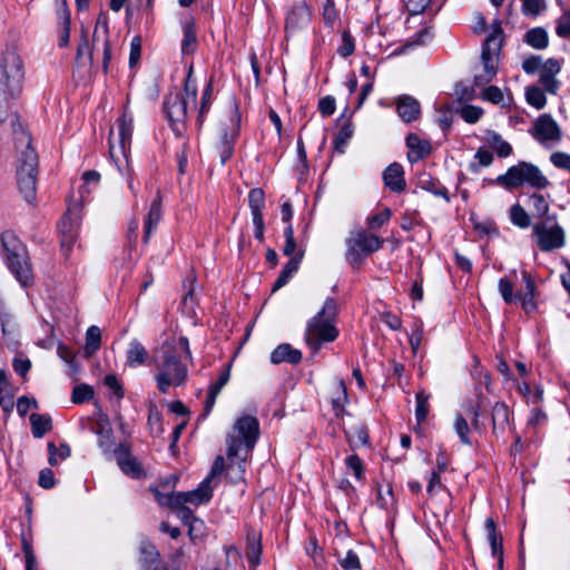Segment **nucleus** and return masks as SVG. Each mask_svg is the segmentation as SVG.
I'll return each instance as SVG.
<instances>
[{"mask_svg":"<svg viewBox=\"0 0 570 570\" xmlns=\"http://www.w3.org/2000/svg\"><path fill=\"white\" fill-rule=\"evenodd\" d=\"M525 41L532 48L542 50L549 45L548 33L543 28H533L525 33Z\"/></svg>","mask_w":570,"mask_h":570,"instance_id":"4c0bfd02","label":"nucleus"},{"mask_svg":"<svg viewBox=\"0 0 570 570\" xmlns=\"http://www.w3.org/2000/svg\"><path fill=\"white\" fill-rule=\"evenodd\" d=\"M92 396H94V391L90 386H88L86 384L77 385L72 392V402L77 403V404L83 403V402L92 399Z\"/></svg>","mask_w":570,"mask_h":570,"instance_id":"052dcab7","label":"nucleus"},{"mask_svg":"<svg viewBox=\"0 0 570 570\" xmlns=\"http://www.w3.org/2000/svg\"><path fill=\"white\" fill-rule=\"evenodd\" d=\"M303 257V252H299L296 256L291 257V259L287 262V264L282 269L279 276L275 281L273 285V292L278 291L283 286H285L292 276L298 271L299 264Z\"/></svg>","mask_w":570,"mask_h":570,"instance_id":"c756f323","label":"nucleus"},{"mask_svg":"<svg viewBox=\"0 0 570 570\" xmlns=\"http://www.w3.org/2000/svg\"><path fill=\"white\" fill-rule=\"evenodd\" d=\"M544 61H542L541 57L539 56H530L522 62V69L527 73H534L537 71H540L542 65Z\"/></svg>","mask_w":570,"mask_h":570,"instance_id":"338daca9","label":"nucleus"},{"mask_svg":"<svg viewBox=\"0 0 570 570\" xmlns=\"http://www.w3.org/2000/svg\"><path fill=\"white\" fill-rule=\"evenodd\" d=\"M116 456L117 463L125 474L136 479L144 474V471L137 459L132 456L124 446H120L116 451Z\"/></svg>","mask_w":570,"mask_h":570,"instance_id":"b1692460","label":"nucleus"},{"mask_svg":"<svg viewBox=\"0 0 570 570\" xmlns=\"http://www.w3.org/2000/svg\"><path fill=\"white\" fill-rule=\"evenodd\" d=\"M140 551V561L149 569L154 567V570H164L163 567H159V552L156 547L147 540H142L139 546Z\"/></svg>","mask_w":570,"mask_h":570,"instance_id":"7c9ffc66","label":"nucleus"},{"mask_svg":"<svg viewBox=\"0 0 570 570\" xmlns=\"http://www.w3.org/2000/svg\"><path fill=\"white\" fill-rule=\"evenodd\" d=\"M458 112L469 124H475L483 115L482 108L471 105L463 106Z\"/></svg>","mask_w":570,"mask_h":570,"instance_id":"5fc2aeb1","label":"nucleus"},{"mask_svg":"<svg viewBox=\"0 0 570 570\" xmlns=\"http://www.w3.org/2000/svg\"><path fill=\"white\" fill-rule=\"evenodd\" d=\"M302 360V352L293 348L289 344H281L271 353V362L273 364H279L288 362L291 364H297Z\"/></svg>","mask_w":570,"mask_h":570,"instance_id":"cd10ccee","label":"nucleus"},{"mask_svg":"<svg viewBox=\"0 0 570 570\" xmlns=\"http://www.w3.org/2000/svg\"><path fill=\"white\" fill-rule=\"evenodd\" d=\"M213 85H212V81H209L206 86V88L204 89L203 91V96H202V100H200V106H199V109H198V116H197V120L199 122V125H202L205 120V116L206 114L208 112L210 106H212V102H213Z\"/></svg>","mask_w":570,"mask_h":570,"instance_id":"49530a36","label":"nucleus"},{"mask_svg":"<svg viewBox=\"0 0 570 570\" xmlns=\"http://www.w3.org/2000/svg\"><path fill=\"white\" fill-rule=\"evenodd\" d=\"M347 441L353 445H365L368 442V434L364 426H356L345 431Z\"/></svg>","mask_w":570,"mask_h":570,"instance_id":"3c124183","label":"nucleus"},{"mask_svg":"<svg viewBox=\"0 0 570 570\" xmlns=\"http://www.w3.org/2000/svg\"><path fill=\"white\" fill-rule=\"evenodd\" d=\"M161 219V196L160 193L157 194V197L151 202L147 216L145 218V233H144V243H148L151 234L157 228L159 222Z\"/></svg>","mask_w":570,"mask_h":570,"instance_id":"a878e982","label":"nucleus"},{"mask_svg":"<svg viewBox=\"0 0 570 570\" xmlns=\"http://www.w3.org/2000/svg\"><path fill=\"white\" fill-rule=\"evenodd\" d=\"M525 98L528 104L537 109H542L547 104L543 90L535 86L527 88Z\"/></svg>","mask_w":570,"mask_h":570,"instance_id":"09e8293b","label":"nucleus"},{"mask_svg":"<svg viewBox=\"0 0 570 570\" xmlns=\"http://www.w3.org/2000/svg\"><path fill=\"white\" fill-rule=\"evenodd\" d=\"M76 60L78 65L83 67H90L92 65V50L89 46L88 36L85 30H82L81 41L78 46Z\"/></svg>","mask_w":570,"mask_h":570,"instance_id":"58836bf2","label":"nucleus"},{"mask_svg":"<svg viewBox=\"0 0 570 570\" xmlns=\"http://www.w3.org/2000/svg\"><path fill=\"white\" fill-rule=\"evenodd\" d=\"M502 29L500 22H495L492 32L487 37L482 53V70L474 76V86L481 87L489 83L497 75L498 59L502 45Z\"/></svg>","mask_w":570,"mask_h":570,"instance_id":"9b49d317","label":"nucleus"},{"mask_svg":"<svg viewBox=\"0 0 570 570\" xmlns=\"http://www.w3.org/2000/svg\"><path fill=\"white\" fill-rule=\"evenodd\" d=\"M259 435L258 420L253 415L238 417L226 436V472L230 482L244 480L246 462Z\"/></svg>","mask_w":570,"mask_h":570,"instance_id":"f03ea898","label":"nucleus"},{"mask_svg":"<svg viewBox=\"0 0 570 570\" xmlns=\"http://www.w3.org/2000/svg\"><path fill=\"white\" fill-rule=\"evenodd\" d=\"M383 245V239L365 230L351 233L346 239V259L354 267H360L363 258L379 250Z\"/></svg>","mask_w":570,"mask_h":570,"instance_id":"f8f14e48","label":"nucleus"},{"mask_svg":"<svg viewBox=\"0 0 570 570\" xmlns=\"http://www.w3.org/2000/svg\"><path fill=\"white\" fill-rule=\"evenodd\" d=\"M341 567L344 570H358L361 569V561L358 556L352 551L348 550L343 558L338 560Z\"/></svg>","mask_w":570,"mask_h":570,"instance_id":"bf43d9fd","label":"nucleus"},{"mask_svg":"<svg viewBox=\"0 0 570 570\" xmlns=\"http://www.w3.org/2000/svg\"><path fill=\"white\" fill-rule=\"evenodd\" d=\"M80 217L77 212L69 209L58 224L61 237V247L65 252L70 250L78 235Z\"/></svg>","mask_w":570,"mask_h":570,"instance_id":"f3484780","label":"nucleus"},{"mask_svg":"<svg viewBox=\"0 0 570 570\" xmlns=\"http://www.w3.org/2000/svg\"><path fill=\"white\" fill-rule=\"evenodd\" d=\"M30 424L32 429V434L37 439H41L46 433H48L52 429L51 417L47 414H31Z\"/></svg>","mask_w":570,"mask_h":570,"instance_id":"72a5a7b5","label":"nucleus"},{"mask_svg":"<svg viewBox=\"0 0 570 570\" xmlns=\"http://www.w3.org/2000/svg\"><path fill=\"white\" fill-rule=\"evenodd\" d=\"M354 134V126L350 120H346L340 128L335 139H334V148L337 153H345V148L347 142L352 138Z\"/></svg>","mask_w":570,"mask_h":570,"instance_id":"e433bc0d","label":"nucleus"},{"mask_svg":"<svg viewBox=\"0 0 570 570\" xmlns=\"http://www.w3.org/2000/svg\"><path fill=\"white\" fill-rule=\"evenodd\" d=\"M1 256L4 263L27 248L24 243L12 230H3L0 234Z\"/></svg>","mask_w":570,"mask_h":570,"instance_id":"412c9836","label":"nucleus"},{"mask_svg":"<svg viewBox=\"0 0 570 570\" xmlns=\"http://www.w3.org/2000/svg\"><path fill=\"white\" fill-rule=\"evenodd\" d=\"M246 542H247V549H246L247 559L255 567L259 563L261 554H262L261 535L255 531H250L247 534Z\"/></svg>","mask_w":570,"mask_h":570,"instance_id":"2f4dec72","label":"nucleus"},{"mask_svg":"<svg viewBox=\"0 0 570 570\" xmlns=\"http://www.w3.org/2000/svg\"><path fill=\"white\" fill-rule=\"evenodd\" d=\"M196 45V33L191 24H186L184 28V39L181 42V50L184 53L193 52Z\"/></svg>","mask_w":570,"mask_h":570,"instance_id":"6e6d98bb","label":"nucleus"},{"mask_svg":"<svg viewBox=\"0 0 570 570\" xmlns=\"http://www.w3.org/2000/svg\"><path fill=\"white\" fill-rule=\"evenodd\" d=\"M22 80L20 57L13 51L3 53L0 57V122L8 118L9 101L21 92Z\"/></svg>","mask_w":570,"mask_h":570,"instance_id":"39448f33","label":"nucleus"},{"mask_svg":"<svg viewBox=\"0 0 570 570\" xmlns=\"http://www.w3.org/2000/svg\"><path fill=\"white\" fill-rule=\"evenodd\" d=\"M336 315V301L327 298L322 309L308 321L305 341L315 353L320 351L323 343L333 342L338 336V331L334 325Z\"/></svg>","mask_w":570,"mask_h":570,"instance_id":"423d86ee","label":"nucleus"},{"mask_svg":"<svg viewBox=\"0 0 570 570\" xmlns=\"http://www.w3.org/2000/svg\"><path fill=\"white\" fill-rule=\"evenodd\" d=\"M485 530L488 532V540L491 546L492 554L498 557L500 562H502V538L500 533H498L492 518H488L485 520Z\"/></svg>","mask_w":570,"mask_h":570,"instance_id":"473e14b6","label":"nucleus"},{"mask_svg":"<svg viewBox=\"0 0 570 570\" xmlns=\"http://www.w3.org/2000/svg\"><path fill=\"white\" fill-rule=\"evenodd\" d=\"M331 404L335 416L341 417L345 413V404L347 403V391L343 381H334L331 384Z\"/></svg>","mask_w":570,"mask_h":570,"instance_id":"bb28decb","label":"nucleus"},{"mask_svg":"<svg viewBox=\"0 0 570 570\" xmlns=\"http://www.w3.org/2000/svg\"><path fill=\"white\" fill-rule=\"evenodd\" d=\"M197 85L189 73L184 86V91L169 92L164 101V109L171 128L180 135L187 120L188 107L196 104Z\"/></svg>","mask_w":570,"mask_h":570,"instance_id":"6e6552de","label":"nucleus"},{"mask_svg":"<svg viewBox=\"0 0 570 570\" xmlns=\"http://www.w3.org/2000/svg\"><path fill=\"white\" fill-rule=\"evenodd\" d=\"M109 26L108 17L105 12H101L96 21L94 30V43L101 42L102 45V69L104 72H108L109 61L111 59L110 42H109Z\"/></svg>","mask_w":570,"mask_h":570,"instance_id":"a211bd4d","label":"nucleus"},{"mask_svg":"<svg viewBox=\"0 0 570 570\" xmlns=\"http://www.w3.org/2000/svg\"><path fill=\"white\" fill-rule=\"evenodd\" d=\"M309 7L304 2L295 3L286 14L285 31L287 36H295L306 29L311 22Z\"/></svg>","mask_w":570,"mask_h":570,"instance_id":"4468645a","label":"nucleus"},{"mask_svg":"<svg viewBox=\"0 0 570 570\" xmlns=\"http://www.w3.org/2000/svg\"><path fill=\"white\" fill-rule=\"evenodd\" d=\"M407 159L416 163L425 158L431 153V144L426 139L420 138L416 134H409L406 137Z\"/></svg>","mask_w":570,"mask_h":570,"instance_id":"4be33fe9","label":"nucleus"},{"mask_svg":"<svg viewBox=\"0 0 570 570\" xmlns=\"http://www.w3.org/2000/svg\"><path fill=\"white\" fill-rule=\"evenodd\" d=\"M336 108V102L334 97L326 96L322 98L318 102V110L324 117H328L334 114Z\"/></svg>","mask_w":570,"mask_h":570,"instance_id":"774afa93","label":"nucleus"},{"mask_svg":"<svg viewBox=\"0 0 570 570\" xmlns=\"http://www.w3.org/2000/svg\"><path fill=\"white\" fill-rule=\"evenodd\" d=\"M101 343V331L98 326L92 325L86 332V353L92 355L96 353Z\"/></svg>","mask_w":570,"mask_h":570,"instance_id":"ea45409f","label":"nucleus"},{"mask_svg":"<svg viewBox=\"0 0 570 570\" xmlns=\"http://www.w3.org/2000/svg\"><path fill=\"white\" fill-rule=\"evenodd\" d=\"M240 115L235 102L230 101L227 107L226 119L220 120L217 128V137L214 142L215 150L224 165L233 155L234 144L239 134Z\"/></svg>","mask_w":570,"mask_h":570,"instance_id":"9d476101","label":"nucleus"},{"mask_svg":"<svg viewBox=\"0 0 570 570\" xmlns=\"http://www.w3.org/2000/svg\"><path fill=\"white\" fill-rule=\"evenodd\" d=\"M453 429L458 436L460 438V441L462 444L471 446L472 441L470 438V426L468 421L462 414H456L454 417Z\"/></svg>","mask_w":570,"mask_h":570,"instance_id":"79ce46f5","label":"nucleus"},{"mask_svg":"<svg viewBox=\"0 0 570 570\" xmlns=\"http://www.w3.org/2000/svg\"><path fill=\"white\" fill-rule=\"evenodd\" d=\"M495 183L509 190L523 185L535 190H542L551 185L542 170L537 165L528 161H519L511 166L503 175L497 177Z\"/></svg>","mask_w":570,"mask_h":570,"instance_id":"1a4fd4ad","label":"nucleus"},{"mask_svg":"<svg viewBox=\"0 0 570 570\" xmlns=\"http://www.w3.org/2000/svg\"><path fill=\"white\" fill-rule=\"evenodd\" d=\"M6 265L21 286L28 287L33 284V273L27 248L7 261Z\"/></svg>","mask_w":570,"mask_h":570,"instance_id":"2eb2a0df","label":"nucleus"},{"mask_svg":"<svg viewBox=\"0 0 570 570\" xmlns=\"http://www.w3.org/2000/svg\"><path fill=\"white\" fill-rule=\"evenodd\" d=\"M354 49H355V45H354L353 38L351 37V35L347 31L343 32L342 45L338 47L337 53L341 57L346 58L354 52Z\"/></svg>","mask_w":570,"mask_h":570,"instance_id":"0e129e2a","label":"nucleus"},{"mask_svg":"<svg viewBox=\"0 0 570 570\" xmlns=\"http://www.w3.org/2000/svg\"><path fill=\"white\" fill-rule=\"evenodd\" d=\"M391 215L392 213L390 208H384L382 212L368 216L366 218V224L370 229H377L390 220Z\"/></svg>","mask_w":570,"mask_h":570,"instance_id":"603ef678","label":"nucleus"},{"mask_svg":"<svg viewBox=\"0 0 570 570\" xmlns=\"http://www.w3.org/2000/svg\"><path fill=\"white\" fill-rule=\"evenodd\" d=\"M532 234L537 238V245L542 252H552L561 248L566 243L563 228L557 223H550V218L537 223L532 228Z\"/></svg>","mask_w":570,"mask_h":570,"instance_id":"ddd939ff","label":"nucleus"},{"mask_svg":"<svg viewBox=\"0 0 570 570\" xmlns=\"http://www.w3.org/2000/svg\"><path fill=\"white\" fill-rule=\"evenodd\" d=\"M148 351L146 347L138 341L132 340L126 352V364L129 367H137L144 365L148 358Z\"/></svg>","mask_w":570,"mask_h":570,"instance_id":"c85d7f7f","label":"nucleus"},{"mask_svg":"<svg viewBox=\"0 0 570 570\" xmlns=\"http://www.w3.org/2000/svg\"><path fill=\"white\" fill-rule=\"evenodd\" d=\"M510 219L513 225L520 228H528L531 224L530 216L525 212V209L519 205L514 204L510 208Z\"/></svg>","mask_w":570,"mask_h":570,"instance_id":"37998d69","label":"nucleus"},{"mask_svg":"<svg viewBox=\"0 0 570 570\" xmlns=\"http://www.w3.org/2000/svg\"><path fill=\"white\" fill-rule=\"evenodd\" d=\"M549 195L534 191L529 196L530 204L532 206L534 216L543 218L550 210Z\"/></svg>","mask_w":570,"mask_h":570,"instance_id":"c9c22d12","label":"nucleus"},{"mask_svg":"<svg viewBox=\"0 0 570 570\" xmlns=\"http://www.w3.org/2000/svg\"><path fill=\"white\" fill-rule=\"evenodd\" d=\"M490 420L492 433L499 438L511 428L512 412L504 402L498 401L491 407Z\"/></svg>","mask_w":570,"mask_h":570,"instance_id":"6ab92c4d","label":"nucleus"},{"mask_svg":"<svg viewBox=\"0 0 570 570\" xmlns=\"http://www.w3.org/2000/svg\"><path fill=\"white\" fill-rule=\"evenodd\" d=\"M549 159L556 168L570 171V154L564 151H554L550 155Z\"/></svg>","mask_w":570,"mask_h":570,"instance_id":"13d9d810","label":"nucleus"},{"mask_svg":"<svg viewBox=\"0 0 570 570\" xmlns=\"http://www.w3.org/2000/svg\"><path fill=\"white\" fill-rule=\"evenodd\" d=\"M556 33L560 38H570V10L557 19Z\"/></svg>","mask_w":570,"mask_h":570,"instance_id":"4d7b16f0","label":"nucleus"},{"mask_svg":"<svg viewBox=\"0 0 570 570\" xmlns=\"http://www.w3.org/2000/svg\"><path fill=\"white\" fill-rule=\"evenodd\" d=\"M47 449L49 454L48 463L51 466H56L60 461L67 460L71 454L70 446L67 443H61L59 448H57L53 442H48Z\"/></svg>","mask_w":570,"mask_h":570,"instance_id":"f704fd0d","label":"nucleus"},{"mask_svg":"<svg viewBox=\"0 0 570 570\" xmlns=\"http://www.w3.org/2000/svg\"><path fill=\"white\" fill-rule=\"evenodd\" d=\"M533 138L540 144L558 142L561 139V129L550 115H541L533 125Z\"/></svg>","mask_w":570,"mask_h":570,"instance_id":"dca6fc26","label":"nucleus"},{"mask_svg":"<svg viewBox=\"0 0 570 570\" xmlns=\"http://www.w3.org/2000/svg\"><path fill=\"white\" fill-rule=\"evenodd\" d=\"M393 490L391 485L386 484L385 489L379 487L377 489V502L381 508L389 509L393 505Z\"/></svg>","mask_w":570,"mask_h":570,"instance_id":"e2e57ef3","label":"nucleus"},{"mask_svg":"<svg viewBox=\"0 0 570 570\" xmlns=\"http://www.w3.org/2000/svg\"><path fill=\"white\" fill-rule=\"evenodd\" d=\"M429 400L430 395L426 394L423 390L416 393L415 417L417 423H422L428 416Z\"/></svg>","mask_w":570,"mask_h":570,"instance_id":"8fccbe9b","label":"nucleus"},{"mask_svg":"<svg viewBox=\"0 0 570 570\" xmlns=\"http://www.w3.org/2000/svg\"><path fill=\"white\" fill-rule=\"evenodd\" d=\"M383 180L392 191H403L406 186L403 167L399 163L390 164L383 171Z\"/></svg>","mask_w":570,"mask_h":570,"instance_id":"5701e85b","label":"nucleus"},{"mask_svg":"<svg viewBox=\"0 0 570 570\" xmlns=\"http://www.w3.org/2000/svg\"><path fill=\"white\" fill-rule=\"evenodd\" d=\"M225 470V459L218 455L212 466L209 474L203 480L199 487L188 492L177 493H161L158 490L154 491L155 498L159 504H186L191 503L199 505L210 500L213 495V489L210 482L220 475Z\"/></svg>","mask_w":570,"mask_h":570,"instance_id":"0eeeda50","label":"nucleus"},{"mask_svg":"<svg viewBox=\"0 0 570 570\" xmlns=\"http://www.w3.org/2000/svg\"><path fill=\"white\" fill-rule=\"evenodd\" d=\"M248 204L250 207L252 216H263V208L265 205V194L261 188H254L248 194Z\"/></svg>","mask_w":570,"mask_h":570,"instance_id":"a19ab883","label":"nucleus"},{"mask_svg":"<svg viewBox=\"0 0 570 570\" xmlns=\"http://www.w3.org/2000/svg\"><path fill=\"white\" fill-rule=\"evenodd\" d=\"M97 433L99 435V446L105 451H109L114 445L111 429L108 426V424H99V430L97 431Z\"/></svg>","mask_w":570,"mask_h":570,"instance_id":"864d4df0","label":"nucleus"},{"mask_svg":"<svg viewBox=\"0 0 570 570\" xmlns=\"http://www.w3.org/2000/svg\"><path fill=\"white\" fill-rule=\"evenodd\" d=\"M521 12L525 17H538L547 9L546 0H521Z\"/></svg>","mask_w":570,"mask_h":570,"instance_id":"a18cd8bd","label":"nucleus"},{"mask_svg":"<svg viewBox=\"0 0 570 570\" xmlns=\"http://www.w3.org/2000/svg\"><path fill=\"white\" fill-rule=\"evenodd\" d=\"M16 149L18 154V186L23 198L31 203L36 197L38 155L31 146L30 135L24 130L17 115L12 116Z\"/></svg>","mask_w":570,"mask_h":570,"instance_id":"7ed1b4c3","label":"nucleus"},{"mask_svg":"<svg viewBox=\"0 0 570 570\" xmlns=\"http://www.w3.org/2000/svg\"><path fill=\"white\" fill-rule=\"evenodd\" d=\"M560 70L561 63L559 60L554 58H549L543 62L539 71V76L540 83L542 85L546 91L550 94H556L558 91L560 82L556 77L560 72Z\"/></svg>","mask_w":570,"mask_h":570,"instance_id":"aec40b11","label":"nucleus"},{"mask_svg":"<svg viewBox=\"0 0 570 570\" xmlns=\"http://www.w3.org/2000/svg\"><path fill=\"white\" fill-rule=\"evenodd\" d=\"M498 289L507 304L515 303L518 302V297H520V293L513 292L512 282L505 277L499 279Z\"/></svg>","mask_w":570,"mask_h":570,"instance_id":"de8ad7c7","label":"nucleus"},{"mask_svg":"<svg viewBox=\"0 0 570 570\" xmlns=\"http://www.w3.org/2000/svg\"><path fill=\"white\" fill-rule=\"evenodd\" d=\"M396 111L404 121L411 122L420 117L421 107L415 98L403 95L397 98Z\"/></svg>","mask_w":570,"mask_h":570,"instance_id":"393cba45","label":"nucleus"},{"mask_svg":"<svg viewBox=\"0 0 570 570\" xmlns=\"http://www.w3.org/2000/svg\"><path fill=\"white\" fill-rule=\"evenodd\" d=\"M132 129V115L125 108L122 116L117 120V132L110 130L109 154L118 173L127 181L129 190L136 196L135 171L129 159Z\"/></svg>","mask_w":570,"mask_h":570,"instance_id":"20e7f679","label":"nucleus"},{"mask_svg":"<svg viewBox=\"0 0 570 570\" xmlns=\"http://www.w3.org/2000/svg\"><path fill=\"white\" fill-rule=\"evenodd\" d=\"M285 236V245L283 247V253L286 256H292L296 249V243L294 239V229L292 225H288L284 230Z\"/></svg>","mask_w":570,"mask_h":570,"instance_id":"69168bd1","label":"nucleus"},{"mask_svg":"<svg viewBox=\"0 0 570 570\" xmlns=\"http://www.w3.org/2000/svg\"><path fill=\"white\" fill-rule=\"evenodd\" d=\"M488 141L490 146L495 150L499 157H508L511 155V145L508 141L503 140L499 134L490 132Z\"/></svg>","mask_w":570,"mask_h":570,"instance_id":"c03bdc74","label":"nucleus"},{"mask_svg":"<svg viewBox=\"0 0 570 570\" xmlns=\"http://www.w3.org/2000/svg\"><path fill=\"white\" fill-rule=\"evenodd\" d=\"M191 352L187 337L166 341L155 352V381L161 393H167L170 387L185 384L188 377L186 361H191Z\"/></svg>","mask_w":570,"mask_h":570,"instance_id":"f257e3e1","label":"nucleus"},{"mask_svg":"<svg viewBox=\"0 0 570 570\" xmlns=\"http://www.w3.org/2000/svg\"><path fill=\"white\" fill-rule=\"evenodd\" d=\"M432 6V0H407L406 9L410 14H422Z\"/></svg>","mask_w":570,"mask_h":570,"instance_id":"680f3d73","label":"nucleus"}]
</instances>
